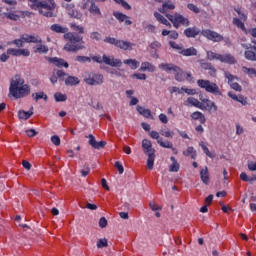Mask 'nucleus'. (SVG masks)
<instances>
[{
    "instance_id": "obj_1",
    "label": "nucleus",
    "mask_w": 256,
    "mask_h": 256,
    "mask_svg": "<svg viewBox=\"0 0 256 256\" xmlns=\"http://www.w3.org/2000/svg\"><path fill=\"white\" fill-rule=\"evenodd\" d=\"M50 29L54 33L63 34L65 41H67L63 50L67 53H77V51H83V49H85V41H83V36L78 35L75 32H69V28L63 27L60 24H52Z\"/></svg>"
},
{
    "instance_id": "obj_2",
    "label": "nucleus",
    "mask_w": 256,
    "mask_h": 256,
    "mask_svg": "<svg viewBox=\"0 0 256 256\" xmlns=\"http://www.w3.org/2000/svg\"><path fill=\"white\" fill-rule=\"evenodd\" d=\"M9 93L14 99H23L31 95V86L25 84V79L17 74L10 80Z\"/></svg>"
},
{
    "instance_id": "obj_3",
    "label": "nucleus",
    "mask_w": 256,
    "mask_h": 256,
    "mask_svg": "<svg viewBox=\"0 0 256 256\" xmlns=\"http://www.w3.org/2000/svg\"><path fill=\"white\" fill-rule=\"evenodd\" d=\"M30 3L31 9L34 11H39L40 15H43L44 17H57V14H55V3L49 4L45 1H39V0H28Z\"/></svg>"
},
{
    "instance_id": "obj_4",
    "label": "nucleus",
    "mask_w": 256,
    "mask_h": 256,
    "mask_svg": "<svg viewBox=\"0 0 256 256\" xmlns=\"http://www.w3.org/2000/svg\"><path fill=\"white\" fill-rule=\"evenodd\" d=\"M197 85L200 89H204L206 93H211V95H215V97H221V95H223L219 85L215 82H211L210 80L198 79Z\"/></svg>"
},
{
    "instance_id": "obj_5",
    "label": "nucleus",
    "mask_w": 256,
    "mask_h": 256,
    "mask_svg": "<svg viewBox=\"0 0 256 256\" xmlns=\"http://www.w3.org/2000/svg\"><path fill=\"white\" fill-rule=\"evenodd\" d=\"M159 69L165 71L166 73H170L172 71L174 73V77L178 82L185 81V72L181 67L173 64V63H161L159 64Z\"/></svg>"
},
{
    "instance_id": "obj_6",
    "label": "nucleus",
    "mask_w": 256,
    "mask_h": 256,
    "mask_svg": "<svg viewBox=\"0 0 256 256\" xmlns=\"http://www.w3.org/2000/svg\"><path fill=\"white\" fill-rule=\"evenodd\" d=\"M104 43H108V45H114L118 49H122L123 51H132L133 43L124 40H118L117 38H113L111 36H107L104 38Z\"/></svg>"
},
{
    "instance_id": "obj_7",
    "label": "nucleus",
    "mask_w": 256,
    "mask_h": 256,
    "mask_svg": "<svg viewBox=\"0 0 256 256\" xmlns=\"http://www.w3.org/2000/svg\"><path fill=\"white\" fill-rule=\"evenodd\" d=\"M166 17L171 21L175 29H179V25H183V27H189V25L191 24L188 18H185L183 15L179 13H175L174 15L167 14Z\"/></svg>"
},
{
    "instance_id": "obj_8",
    "label": "nucleus",
    "mask_w": 256,
    "mask_h": 256,
    "mask_svg": "<svg viewBox=\"0 0 256 256\" xmlns=\"http://www.w3.org/2000/svg\"><path fill=\"white\" fill-rule=\"evenodd\" d=\"M105 78L101 73H93L90 72L84 77V82L86 85H90L92 87H97L98 85H103Z\"/></svg>"
},
{
    "instance_id": "obj_9",
    "label": "nucleus",
    "mask_w": 256,
    "mask_h": 256,
    "mask_svg": "<svg viewBox=\"0 0 256 256\" xmlns=\"http://www.w3.org/2000/svg\"><path fill=\"white\" fill-rule=\"evenodd\" d=\"M236 13L238 14L239 18L235 17L232 20L233 25L238 29H241L244 33H247V28L245 27V21H247V14L241 11V8H235Z\"/></svg>"
},
{
    "instance_id": "obj_10",
    "label": "nucleus",
    "mask_w": 256,
    "mask_h": 256,
    "mask_svg": "<svg viewBox=\"0 0 256 256\" xmlns=\"http://www.w3.org/2000/svg\"><path fill=\"white\" fill-rule=\"evenodd\" d=\"M201 35L209 41H212L213 43H221V41L225 40V37H223V35L211 29L202 30Z\"/></svg>"
},
{
    "instance_id": "obj_11",
    "label": "nucleus",
    "mask_w": 256,
    "mask_h": 256,
    "mask_svg": "<svg viewBox=\"0 0 256 256\" xmlns=\"http://www.w3.org/2000/svg\"><path fill=\"white\" fill-rule=\"evenodd\" d=\"M83 9H87L90 15L94 17H101V9L97 4H95V0H86V2L82 6Z\"/></svg>"
},
{
    "instance_id": "obj_12",
    "label": "nucleus",
    "mask_w": 256,
    "mask_h": 256,
    "mask_svg": "<svg viewBox=\"0 0 256 256\" xmlns=\"http://www.w3.org/2000/svg\"><path fill=\"white\" fill-rule=\"evenodd\" d=\"M201 111H208V113H215L218 109L217 104L208 98H200Z\"/></svg>"
},
{
    "instance_id": "obj_13",
    "label": "nucleus",
    "mask_w": 256,
    "mask_h": 256,
    "mask_svg": "<svg viewBox=\"0 0 256 256\" xmlns=\"http://www.w3.org/2000/svg\"><path fill=\"white\" fill-rule=\"evenodd\" d=\"M244 49H252L246 50L244 52V57L247 61H256V46L251 44L243 45Z\"/></svg>"
},
{
    "instance_id": "obj_14",
    "label": "nucleus",
    "mask_w": 256,
    "mask_h": 256,
    "mask_svg": "<svg viewBox=\"0 0 256 256\" xmlns=\"http://www.w3.org/2000/svg\"><path fill=\"white\" fill-rule=\"evenodd\" d=\"M225 77H226V79H228V83H229L231 89H233L234 91H238V92L243 91V88L239 85V83L235 82V79H239L237 76H235L229 72H225Z\"/></svg>"
},
{
    "instance_id": "obj_15",
    "label": "nucleus",
    "mask_w": 256,
    "mask_h": 256,
    "mask_svg": "<svg viewBox=\"0 0 256 256\" xmlns=\"http://www.w3.org/2000/svg\"><path fill=\"white\" fill-rule=\"evenodd\" d=\"M103 59V63H105V65H109L110 67H121V65H123V62L113 56H107V55H103L102 56Z\"/></svg>"
},
{
    "instance_id": "obj_16",
    "label": "nucleus",
    "mask_w": 256,
    "mask_h": 256,
    "mask_svg": "<svg viewBox=\"0 0 256 256\" xmlns=\"http://www.w3.org/2000/svg\"><path fill=\"white\" fill-rule=\"evenodd\" d=\"M89 141V145H91V147L93 149H105V146L107 145V142L106 141H100V142H97V140L95 139V136H93V134H89L88 136H86Z\"/></svg>"
},
{
    "instance_id": "obj_17",
    "label": "nucleus",
    "mask_w": 256,
    "mask_h": 256,
    "mask_svg": "<svg viewBox=\"0 0 256 256\" xmlns=\"http://www.w3.org/2000/svg\"><path fill=\"white\" fill-rule=\"evenodd\" d=\"M142 149L145 155H155V148H153V143L149 139L142 140Z\"/></svg>"
},
{
    "instance_id": "obj_18",
    "label": "nucleus",
    "mask_w": 256,
    "mask_h": 256,
    "mask_svg": "<svg viewBox=\"0 0 256 256\" xmlns=\"http://www.w3.org/2000/svg\"><path fill=\"white\" fill-rule=\"evenodd\" d=\"M201 33V30L197 27H189V28H186L184 30V35L185 37H188V39H195V37H197V35H199Z\"/></svg>"
},
{
    "instance_id": "obj_19",
    "label": "nucleus",
    "mask_w": 256,
    "mask_h": 256,
    "mask_svg": "<svg viewBox=\"0 0 256 256\" xmlns=\"http://www.w3.org/2000/svg\"><path fill=\"white\" fill-rule=\"evenodd\" d=\"M22 39L24 43H43V40L39 36L23 34Z\"/></svg>"
},
{
    "instance_id": "obj_20",
    "label": "nucleus",
    "mask_w": 256,
    "mask_h": 256,
    "mask_svg": "<svg viewBox=\"0 0 256 256\" xmlns=\"http://www.w3.org/2000/svg\"><path fill=\"white\" fill-rule=\"evenodd\" d=\"M184 105L186 107H196V109H200L201 106V101H199L195 97H188L187 100L184 102Z\"/></svg>"
},
{
    "instance_id": "obj_21",
    "label": "nucleus",
    "mask_w": 256,
    "mask_h": 256,
    "mask_svg": "<svg viewBox=\"0 0 256 256\" xmlns=\"http://www.w3.org/2000/svg\"><path fill=\"white\" fill-rule=\"evenodd\" d=\"M220 62L227 63V65H236L237 59L232 54H224L221 55Z\"/></svg>"
},
{
    "instance_id": "obj_22",
    "label": "nucleus",
    "mask_w": 256,
    "mask_h": 256,
    "mask_svg": "<svg viewBox=\"0 0 256 256\" xmlns=\"http://www.w3.org/2000/svg\"><path fill=\"white\" fill-rule=\"evenodd\" d=\"M50 63H52L53 65H55L56 67H65V69L69 68V63H67L64 59L62 58H50L49 59Z\"/></svg>"
},
{
    "instance_id": "obj_23",
    "label": "nucleus",
    "mask_w": 256,
    "mask_h": 256,
    "mask_svg": "<svg viewBox=\"0 0 256 256\" xmlns=\"http://www.w3.org/2000/svg\"><path fill=\"white\" fill-rule=\"evenodd\" d=\"M42 43H36V46L33 47V51H34V53H40L41 55H47L49 53V47L47 45H43Z\"/></svg>"
},
{
    "instance_id": "obj_24",
    "label": "nucleus",
    "mask_w": 256,
    "mask_h": 256,
    "mask_svg": "<svg viewBox=\"0 0 256 256\" xmlns=\"http://www.w3.org/2000/svg\"><path fill=\"white\" fill-rule=\"evenodd\" d=\"M191 119L194 121H199L202 125H205L207 123V118H205V114L199 111H195L191 114Z\"/></svg>"
},
{
    "instance_id": "obj_25",
    "label": "nucleus",
    "mask_w": 256,
    "mask_h": 256,
    "mask_svg": "<svg viewBox=\"0 0 256 256\" xmlns=\"http://www.w3.org/2000/svg\"><path fill=\"white\" fill-rule=\"evenodd\" d=\"M180 55H183L184 57H194L197 55V49L195 47H190V48H182L181 51H179Z\"/></svg>"
},
{
    "instance_id": "obj_26",
    "label": "nucleus",
    "mask_w": 256,
    "mask_h": 256,
    "mask_svg": "<svg viewBox=\"0 0 256 256\" xmlns=\"http://www.w3.org/2000/svg\"><path fill=\"white\" fill-rule=\"evenodd\" d=\"M79 83H81V80H79L77 76H68L67 79H65V85L70 87H75V85H79Z\"/></svg>"
},
{
    "instance_id": "obj_27",
    "label": "nucleus",
    "mask_w": 256,
    "mask_h": 256,
    "mask_svg": "<svg viewBox=\"0 0 256 256\" xmlns=\"http://www.w3.org/2000/svg\"><path fill=\"white\" fill-rule=\"evenodd\" d=\"M154 17L156 21H158L159 23H162V25H166V27H169V29H171V24L169 20H167L163 15H161V13L154 12Z\"/></svg>"
},
{
    "instance_id": "obj_28",
    "label": "nucleus",
    "mask_w": 256,
    "mask_h": 256,
    "mask_svg": "<svg viewBox=\"0 0 256 256\" xmlns=\"http://www.w3.org/2000/svg\"><path fill=\"white\" fill-rule=\"evenodd\" d=\"M138 113L140 115H142V117H145L146 119H153V115L151 114V110L149 109H146L145 107H142V106H137L136 107Z\"/></svg>"
},
{
    "instance_id": "obj_29",
    "label": "nucleus",
    "mask_w": 256,
    "mask_h": 256,
    "mask_svg": "<svg viewBox=\"0 0 256 256\" xmlns=\"http://www.w3.org/2000/svg\"><path fill=\"white\" fill-rule=\"evenodd\" d=\"M32 115H33V107H31L29 111L20 110L18 112V118L24 121H27V119H29Z\"/></svg>"
},
{
    "instance_id": "obj_30",
    "label": "nucleus",
    "mask_w": 256,
    "mask_h": 256,
    "mask_svg": "<svg viewBox=\"0 0 256 256\" xmlns=\"http://www.w3.org/2000/svg\"><path fill=\"white\" fill-rule=\"evenodd\" d=\"M170 160L172 161V164L169 166L170 173H178V171H179V169L181 167L179 165V162H177V159H175L174 156H171Z\"/></svg>"
},
{
    "instance_id": "obj_31",
    "label": "nucleus",
    "mask_w": 256,
    "mask_h": 256,
    "mask_svg": "<svg viewBox=\"0 0 256 256\" xmlns=\"http://www.w3.org/2000/svg\"><path fill=\"white\" fill-rule=\"evenodd\" d=\"M200 179L204 183V185H209V169L207 168V166L205 167V169H202L200 171Z\"/></svg>"
},
{
    "instance_id": "obj_32",
    "label": "nucleus",
    "mask_w": 256,
    "mask_h": 256,
    "mask_svg": "<svg viewBox=\"0 0 256 256\" xmlns=\"http://www.w3.org/2000/svg\"><path fill=\"white\" fill-rule=\"evenodd\" d=\"M184 157H191V159H197V150L193 146H189L185 151H183Z\"/></svg>"
},
{
    "instance_id": "obj_33",
    "label": "nucleus",
    "mask_w": 256,
    "mask_h": 256,
    "mask_svg": "<svg viewBox=\"0 0 256 256\" xmlns=\"http://www.w3.org/2000/svg\"><path fill=\"white\" fill-rule=\"evenodd\" d=\"M140 71H149V73H155V65L150 62H142Z\"/></svg>"
},
{
    "instance_id": "obj_34",
    "label": "nucleus",
    "mask_w": 256,
    "mask_h": 256,
    "mask_svg": "<svg viewBox=\"0 0 256 256\" xmlns=\"http://www.w3.org/2000/svg\"><path fill=\"white\" fill-rule=\"evenodd\" d=\"M124 65H129L130 69H132L133 71H135V69H139V61L135 60V59H126L123 61Z\"/></svg>"
},
{
    "instance_id": "obj_35",
    "label": "nucleus",
    "mask_w": 256,
    "mask_h": 256,
    "mask_svg": "<svg viewBox=\"0 0 256 256\" xmlns=\"http://www.w3.org/2000/svg\"><path fill=\"white\" fill-rule=\"evenodd\" d=\"M70 28L76 32V35H83L85 33V28L81 25L70 23Z\"/></svg>"
},
{
    "instance_id": "obj_36",
    "label": "nucleus",
    "mask_w": 256,
    "mask_h": 256,
    "mask_svg": "<svg viewBox=\"0 0 256 256\" xmlns=\"http://www.w3.org/2000/svg\"><path fill=\"white\" fill-rule=\"evenodd\" d=\"M173 9H175V4L165 2L162 5V8L159 9V12L160 13H167V11H173Z\"/></svg>"
},
{
    "instance_id": "obj_37",
    "label": "nucleus",
    "mask_w": 256,
    "mask_h": 256,
    "mask_svg": "<svg viewBox=\"0 0 256 256\" xmlns=\"http://www.w3.org/2000/svg\"><path fill=\"white\" fill-rule=\"evenodd\" d=\"M113 16L115 17V19H117V21H119V23H123L125 19H129V16L119 11L113 12Z\"/></svg>"
},
{
    "instance_id": "obj_38",
    "label": "nucleus",
    "mask_w": 256,
    "mask_h": 256,
    "mask_svg": "<svg viewBox=\"0 0 256 256\" xmlns=\"http://www.w3.org/2000/svg\"><path fill=\"white\" fill-rule=\"evenodd\" d=\"M8 45H16V47H18V49H21V47H24L25 40H23V35L19 39H15L11 42H8Z\"/></svg>"
},
{
    "instance_id": "obj_39",
    "label": "nucleus",
    "mask_w": 256,
    "mask_h": 256,
    "mask_svg": "<svg viewBox=\"0 0 256 256\" xmlns=\"http://www.w3.org/2000/svg\"><path fill=\"white\" fill-rule=\"evenodd\" d=\"M199 145L205 155H207V157H209L210 159H215V155H213V153L209 151V148L207 147V145H205V142H200Z\"/></svg>"
},
{
    "instance_id": "obj_40",
    "label": "nucleus",
    "mask_w": 256,
    "mask_h": 256,
    "mask_svg": "<svg viewBox=\"0 0 256 256\" xmlns=\"http://www.w3.org/2000/svg\"><path fill=\"white\" fill-rule=\"evenodd\" d=\"M32 98L34 99V101H39V99H43L44 101H47V99H49L47 97V94H45V92H37V93H33L32 94Z\"/></svg>"
},
{
    "instance_id": "obj_41",
    "label": "nucleus",
    "mask_w": 256,
    "mask_h": 256,
    "mask_svg": "<svg viewBox=\"0 0 256 256\" xmlns=\"http://www.w3.org/2000/svg\"><path fill=\"white\" fill-rule=\"evenodd\" d=\"M147 157V169H149V171H152L155 165V154L147 155Z\"/></svg>"
},
{
    "instance_id": "obj_42",
    "label": "nucleus",
    "mask_w": 256,
    "mask_h": 256,
    "mask_svg": "<svg viewBox=\"0 0 256 256\" xmlns=\"http://www.w3.org/2000/svg\"><path fill=\"white\" fill-rule=\"evenodd\" d=\"M207 57H208L209 61H213L215 59H216V61H221V54L215 53L213 51H208Z\"/></svg>"
},
{
    "instance_id": "obj_43",
    "label": "nucleus",
    "mask_w": 256,
    "mask_h": 256,
    "mask_svg": "<svg viewBox=\"0 0 256 256\" xmlns=\"http://www.w3.org/2000/svg\"><path fill=\"white\" fill-rule=\"evenodd\" d=\"M54 99H55L56 103H61L63 101H67V95L60 93V92H56L54 94Z\"/></svg>"
},
{
    "instance_id": "obj_44",
    "label": "nucleus",
    "mask_w": 256,
    "mask_h": 256,
    "mask_svg": "<svg viewBox=\"0 0 256 256\" xmlns=\"http://www.w3.org/2000/svg\"><path fill=\"white\" fill-rule=\"evenodd\" d=\"M4 17H6V19H10V21H19L20 19V16L13 12H5Z\"/></svg>"
},
{
    "instance_id": "obj_45",
    "label": "nucleus",
    "mask_w": 256,
    "mask_h": 256,
    "mask_svg": "<svg viewBox=\"0 0 256 256\" xmlns=\"http://www.w3.org/2000/svg\"><path fill=\"white\" fill-rule=\"evenodd\" d=\"M158 145H160V147H163L164 149H173V143L169 142V141H163V139H160L157 141Z\"/></svg>"
},
{
    "instance_id": "obj_46",
    "label": "nucleus",
    "mask_w": 256,
    "mask_h": 256,
    "mask_svg": "<svg viewBox=\"0 0 256 256\" xmlns=\"http://www.w3.org/2000/svg\"><path fill=\"white\" fill-rule=\"evenodd\" d=\"M68 15L73 19H81V17H83V14H81V12L76 9L70 10V12H68Z\"/></svg>"
},
{
    "instance_id": "obj_47",
    "label": "nucleus",
    "mask_w": 256,
    "mask_h": 256,
    "mask_svg": "<svg viewBox=\"0 0 256 256\" xmlns=\"http://www.w3.org/2000/svg\"><path fill=\"white\" fill-rule=\"evenodd\" d=\"M113 1L115 3H117L118 5H121V7L126 9V11H130L131 5H129V3H127V1H125V0H113Z\"/></svg>"
},
{
    "instance_id": "obj_48",
    "label": "nucleus",
    "mask_w": 256,
    "mask_h": 256,
    "mask_svg": "<svg viewBox=\"0 0 256 256\" xmlns=\"http://www.w3.org/2000/svg\"><path fill=\"white\" fill-rule=\"evenodd\" d=\"M75 61L78 63H91V57L89 56H77Z\"/></svg>"
},
{
    "instance_id": "obj_49",
    "label": "nucleus",
    "mask_w": 256,
    "mask_h": 256,
    "mask_svg": "<svg viewBox=\"0 0 256 256\" xmlns=\"http://www.w3.org/2000/svg\"><path fill=\"white\" fill-rule=\"evenodd\" d=\"M160 135H162L163 137H167V138H173V135H175V132H173L169 129H166V130H161Z\"/></svg>"
},
{
    "instance_id": "obj_50",
    "label": "nucleus",
    "mask_w": 256,
    "mask_h": 256,
    "mask_svg": "<svg viewBox=\"0 0 256 256\" xmlns=\"http://www.w3.org/2000/svg\"><path fill=\"white\" fill-rule=\"evenodd\" d=\"M131 77L132 79H138L140 81H145V79H147V75L143 73H134Z\"/></svg>"
},
{
    "instance_id": "obj_51",
    "label": "nucleus",
    "mask_w": 256,
    "mask_h": 256,
    "mask_svg": "<svg viewBox=\"0 0 256 256\" xmlns=\"http://www.w3.org/2000/svg\"><path fill=\"white\" fill-rule=\"evenodd\" d=\"M31 52L28 49H18V57H29Z\"/></svg>"
},
{
    "instance_id": "obj_52",
    "label": "nucleus",
    "mask_w": 256,
    "mask_h": 256,
    "mask_svg": "<svg viewBox=\"0 0 256 256\" xmlns=\"http://www.w3.org/2000/svg\"><path fill=\"white\" fill-rule=\"evenodd\" d=\"M8 55H12V57H19V49L17 48H9L7 49Z\"/></svg>"
},
{
    "instance_id": "obj_53",
    "label": "nucleus",
    "mask_w": 256,
    "mask_h": 256,
    "mask_svg": "<svg viewBox=\"0 0 256 256\" xmlns=\"http://www.w3.org/2000/svg\"><path fill=\"white\" fill-rule=\"evenodd\" d=\"M90 39H92V41H101V33L99 32L90 33Z\"/></svg>"
},
{
    "instance_id": "obj_54",
    "label": "nucleus",
    "mask_w": 256,
    "mask_h": 256,
    "mask_svg": "<svg viewBox=\"0 0 256 256\" xmlns=\"http://www.w3.org/2000/svg\"><path fill=\"white\" fill-rule=\"evenodd\" d=\"M108 246V243H107V239H99L97 241V247L98 249H103V247H107Z\"/></svg>"
},
{
    "instance_id": "obj_55",
    "label": "nucleus",
    "mask_w": 256,
    "mask_h": 256,
    "mask_svg": "<svg viewBox=\"0 0 256 256\" xmlns=\"http://www.w3.org/2000/svg\"><path fill=\"white\" fill-rule=\"evenodd\" d=\"M114 166L116 167V169H118V173L119 175H123L125 169L123 168V164L119 161H116Z\"/></svg>"
},
{
    "instance_id": "obj_56",
    "label": "nucleus",
    "mask_w": 256,
    "mask_h": 256,
    "mask_svg": "<svg viewBox=\"0 0 256 256\" xmlns=\"http://www.w3.org/2000/svg\"><path fill=\"white\" fill-rule=\"evenodd\" d=\"M51 142L56 147H59V145H61V138H59V136H57V135H54V136L51 137Z\"/></svg>"
},
{
    "instance_id": "obj_57",
    "label": "nucleus",
    "mask_w": 256,
    "mask_h": 256,
    "mask_svg": "<svg viewBox=\"0 0 256 256\" xmlns=\"http://www.w3.org/2000/svg\"><path fill=\"white\" fill-rule=\"evenodd\" d=\"M187 8L190 10V11H193V13H201V10L199 9V7H197V5L195 4H188L187 5Z\"/></svg>"
},
{
    "instance_id": "obj_58",
    "label": "nucleus",
    "mask_w": 256,
    "mask_h": 256,
    "mask_svg": "<svg viewBox=\"0 0 256 256\" xmlns=\"http://www.w3.org/2000/svg\"><path fill=\"white\" fill-rule=\"evenodd\" d=\"M181 91H184L187 95H197L196 89H189V88H181Z\"/></svg>"
},
{
    "instance_id": "obj_59",
    "label": "nucleus",
    "mask_w": 256,
    "mask_h": 256,
    "mask_svg": "<svg viewBox=\"0 0 256 256\" xmlns=\"http://www.w3.org/2000/svg\"><path fill=\"white\" fill-rule=\"evenodd\" d=\"M159 121H161L164 125H167V123H169V118H167V115L161 113L158 116Z\"/></svg>"
},
{
    "instance_id": "obj_60",
    "label": "nucleus",
    "mask_w": 256,
    "mask_h": 256,
    "mask_svg": "<svg viewBox=\"0 0 256 256\" xmlns=\"http://www.w3.org/2000/svg\"><path fill=\"white\" fill-rule=\"evenodd\" d=\"M150 49H154V51H157V49H161V42L154 41L150 44Z\"/></svg>"
},
{
    "instance_id": "obj_61",
    "label": "nucleus",
    "mask_w": 256,
    "mask_h": 256,
    "mask_svg": "<svg viewBox=\"0 0 256 256\" xmlns=\"http://www.w3.org/2000/svg\"><path fill=\"white\" fill-rule=\"evenodd\" d=\"M169 45L172 49H176L178 52L183 51V47L179 46L176 42L170 41Z\"/></svg>"
},
{
    "instance_id": "obj_62",
    "label": "nucleus",
    "mask_w": 256,
    "mask_h": 256,
    "mask_svg": "<svg viewBox=\"0 0 256 256\" xmlns=\"http://www.w3.org/2000/svg\"><path fill=\"white\" fill-rule=\"evenodd\" d=\"M99 227L101 229H105V227H107V218L105 217H101L99 220Z\"/></svg>"
},
{
    "instance_id": "obj_63",
    "label": "nucleus",
    "mask_w": 256,
    "mask_h": 256,
    "mask_svg": "<svg viewBox=\"0 0 256 256\" xmlns=\"http://www.w3.org/2000/svg\"><path fill=\"white\" fill-rule=\"evenodd\" d=\"M236 101L241 105H247V98H244L243 95H238Z\"/></svg>"
},
{
    "instance_id": "obj_64",
    "label": "nucleus",
    "mask_w": 256,
    "mask_h": 256,
    "mask_svg": "<svg viewBox=\"0 0 256 256\" xmlns=\"http://www.w3.org/2000/svg\"><path fill=\"white\" fill-rule=\"evenodd\" d=\"M248 169L249 171H256V162H249Z\"/></svg>"
}]
</instances>
